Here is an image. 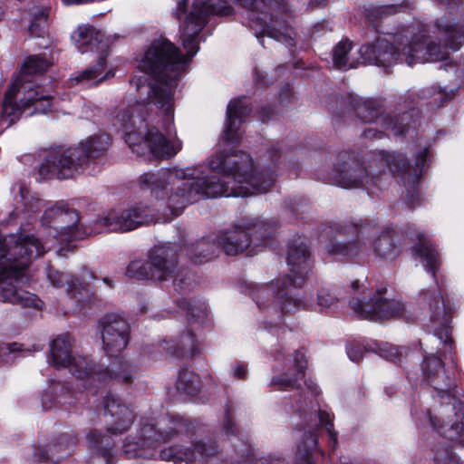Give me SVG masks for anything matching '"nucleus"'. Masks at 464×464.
I'll return each mask as SVG.
<instances>
[{
  "mask_svg": "<svg viewBox=\"0 0 464 464\" xmlns=\"http://www.w3.org/2000/svg\"><path fill=\"white\" fill-rule=\"evenodd\" d=\"M44 246L34 236L0 238V301L24 307L42 308L43 302L34 294L21 288L24 271L31 259L43 256Z\"/></svg>",
  "mask_w": 464,
  "mask_h": 464,
  "instance_id": "20e7f679",
  "label": "nucleus"
},
{
  "mask_svg": "<svg viewBox=\"0 0 464 464\" xmlns=\"http://www.w3.org/2000/svg\"><path fill=\"white\" fill-rule=\"evenodd\" d=\"M179 273L177 269V256L175 255V272H174V277H170L169 279H172L173 280V284L175 286H179V289H182V286H179V282H181L183 281V278H179Z\"/></svg>",
  "mask_w": 464,
  "mask_h": 464,
  "instance_id": "5fc2aeb1",
  "label": "nucleus"
},
{
  "mask_svg": "<svg viewBox=\"0 0 464 464\" xmlns=\"http://www.w3.org/2000/svg\"><path fill=\"white\" fill-rule=\"evenodd\" d=\"M50 66V63L38 55L29 57L23 67L24 74H34L44 72Z\"/></svg>",
  "mask_w": 464,
  "mask_h": 464,
  "instance_id": "4c0bfd02",
  "label": "nucleus"
},
{
  "mask_svg": "<svg viewBox=\"0 0 464 464\" xmlns=\"http://www.w3.org/2000/svg\"><path fill=\"white\" fill-rule=\"evenodd\" d=\"M394 10V7L393 6H384V7H381L380 8V11H378V14H376L377 16H383L384 14H392Z\"/></svg>",
  "mask_w": 464,
  "mask_h": 464,
  "instance_id": "6e6d98bb",
  "label": "nucleus"
},
{
  "mask_svg": "<svg viewBox=\"0 0 464 464\" xmlns=\"http://www.w3.org/2000/svg\"><path fill=\"white\" fill-rule=\"evenodd\" d=\"M318 417L320 424L326 429L332 448L334 449L337 444V433L333 430V422L330 414L325 411H320Z\"/></svg>",
  "mask_w": 464,
  "mask_h": 464,
  "instance_id": "37998d69",
  "label": "nucleus"
},
{
  "mask_svg": "<svg viewBox=\"0 0 464 464\" xmlns=\"http://www.w3.org/2000/svg\"><path fill=\"white\" fill-rule=\"evenodd\" d=\"M418 240L414 251L423 262L426 270L435 276L436 270L440 266L439 254L425 235H419Z\"/></svg>",
  "mask_w": 464,
  "mask_h": 464,
  "instance_id": "c756f323",
  "label": "nucleus"
},
{
  "mask_svg": "<svg viewBox=\"0 0 464 464\" xmlns=\"http://www.w3.org/2000/svg\"><path fill=\"white\" fill-rule=\"evenodd\" d=\"M232 426H233V424H232L231 416L229 415V413H227L225 417L223 427H222L223 432H225L226 435H229L230 433H233Z\"/></svg>",
  "mask_w": 464,
  "mask_h": 464,
  "instance_id": "8fccbe9b",
  "label": "nucleus"
},
{
  "mask_svg": "<svg viewBox=\"0 0 464 464\" xmlns=\"http://www.w3.org/2000/svg\"><path fill=\"white\" fill-rule=\"evenodd\" d=\"M130 339V327L126 320L116 314H107L102 321L103 349L109 356L120 354Z\"/></svg>",
  "mask_w": 464,
  "mask_h": 464,
  "instance_id": "f3484780",
  "label": "nucleus"
},
{
  "mask_svg": "<svg viewBox=\"0 0 464 464\" xmlns=\"http://www.w3.org/2000/svg\"><path fill=\"white\" fill-rule=\"evenodd\" d=\"M273 232L270 223L250 218L220 231L216 237V243L226 255L235 256L246 250L251 244L254 246L265 244Z\"/></svg>",
  "mask_w": 464,
  "mask_h": 464,
  "instance_id": "1a4fd4ad",
  "label": "nucleus"
},
{
  "mask_svg": "<svg viewBox=\"0 0 464 464\" xmlns=\"http://www.w3.org/2000/svg\"><path fill=\"white\" fill-rule=\"evenodd\" d=\"M77 49L85 53L96 51L99 54L108 53L109 43L103 34L92 25H80L72 36Z\"/></svg>",
  "mask_w": 464,
  "mask_h": 464,
  "instance_id": "aec40b11",
  "label": "nucleus"
},
{
  "mask_svg": "<svg viewBox=\"0 0 464 464\" xmlns=\"http://www.w3.org/2000/svg\"><path fill=\"white\" fill-rule=\"evenodd\" d=\"M181 342L183 344V349L185 351H189L194 353L195 350V337L191 333H188L186 335L182 336Z\"/></svg>",
  "mask_w": 464,
  "mask_h": 464,
  "instance_id": "a18cd8bd",
  "label": "nucleus"
},
{
  "mask_svg": "<svg viewBox=\"0 0 464 464\" xmlns=\"http://www.w3.org/2000/svg\"><path fill=\"white\" fill-rule=\"evenodd\" d=\"M347 354L351 361L358 362L362 358V350L360 347L351 346L347 348Z\"/></svg>",
  "mask_w": 464,
  "mask_h": 464,
  "instance_id": "de8ad7c7",
  "label": "nucleus"
},
{
  "mask_svg": "<svg viewBox=\"0 0 464 464\" xmlns=\"http://www.w3.org/2000/svg\"><path fill=\"white\" fill-rule=\"evenodd\" d=\"M352 49V43L348 40L341 41L333 50V63L338 69L355 68L358 64L355 61H351L348 53Z\"/></svg>",
  "mask_w": 464,
  "mask_h": 464,
  "instance_id": "72a5a7b5",
  "label": "nucleus"
},
{
  "mask_svg": "<svg viewBox=\"0 0 464 464\" xmlns=\"http://www.w3.org/2000/svg\"><path fill=\"white\" fill-rule=\"evenodd\" d=\"M366 109V105H364L363 107H360L358 108V114L360 115V117H362L364 121H371L374 119V116H364L362 115V111Z\"/></svg>",
  "mask_w": 464,
  "mask_h": 464,
  "instance_id": "4d7b16f0",
  "label": "nucleus"
},
{
  "mask_svg": "<svg viewBox=\"0 0 464 464\" xmlns=\"http://www.w3.org/2000/svg\"><path fill=\"white\" fill-rule=\"evenodd\" d=\"M251 109L245 99H236L229 102L227 108V123L223 133V140L229 143H237L241 139V133L236 125L237 121H241L249 115Z\"/></svg>",
  "mask_w": 464,
  "mask_h": 464,
  "instance_id": "5701e85b",
  "label": "nucleus"
},
{
  "mask_svg": "<svg viewBox=\"0 0 464 464\" xmlns=\"http://www.w3.org/2000/svg\"><path fill=\"white\" fill-rule=\"evenodd\" d=\"M125 141L139 156L151 154L158 159L171 158L182 148V142L179 139L168 141L156 128L149 129L144 137L137 132H127Z\"/></svg>",
  "mask_w": 464,
  "mask_h": 464,
  "instance_id": "ddd939ff",
  "label": "nucleus"
},
{
  "mask_svg": "<svg viewBox=\"0 0 464 464\" xmlns=\"http://www.w3.org/2000/svg\"><path fill=\"white\" fill-rule=\"evenodd\" d=\"M177 388L188 394H196L199 391V378L193 372L184 369L179 373Z\"/></svg>",
  "mask_w": 464,
  "mask_h": 464,
  "instance_id": "f704fd0d",
  "label": "nucleus"
},
{
  "mask_svg": "<svg viewBox=\"0 0 464 464\" xmlns=\"http://www.w3.org/2000/svg\"><path fill=\"white\" fill-rule=\"evenodd\" d=\"M351 286L353 288V289H357L359 288V282L358 281H354L352 283Z\"/></svg>",
  "mask_w": 464,
  "mask_h": 464,
  "instance_id": "680f3d73",
  "label": "nucleus"
},
{
  "mask_svg": "<svg viewBox=\"0 0 464 464\" xmlns=\"http://www.w3.org/2000/svg\"><path fill=\"white\" fill-rule=\"evenodd\" d=\"M103 407L108 412L111 420L109 423L108 430L111 433H122L131 425L134 415L130 408L120 401V399L110 393L104 397Z\"/></svg>",
  "mask_w": 464,
  "mask_h": 464,
  "instance_id": "6ab92c4d",
  "label": "nucleus"
},
{
  "mask_svg": "<svg viewBox=\"0 0 464 464\" xmlns=\"http://www.w3.org/2000/svg\"><path fill=\"white\" fill-rule=\"evenodd\" d=\"M430 425L433 427V428H438V425L437 423L435 422V418H433L432 416L430 415Z\"/></svg>",
  "mask_w": 464,
  "mask_h": 464,
  "instance_id": "052dcab7",
  "label": "nucleus"
},
{
  "mask_svg": "<svg viewBox=\"0 0 464 464\" xmlns=\"http://www.w3.org/2000/svg\"><path fill=\"white\" fill-rule=\"evenodd\" d=\"M349 304L360 318L372 321L399 316L404 311L402 303L384 298L380 291L373 295L363 292L362 296L353 297Z\"/></svg>",
  "mask_w": 464,
  "mask_h": 464,
  "instance_id": "4468645a",
  "label": "nucleus"
},
{
  "mask_svg": "<svg viewBox=\"0 0 464 464\" xmlns=\"http://www.w3.org/2000/svg\"><path fill=\"white\" fill-rule=\"evenodd\" d=\"M293 367H289L287 372L281 377H274L271 381L273 386L281 389L298 388L299 382L304 376V369L306 367V360L304 353L296 352L292 361Z\"/></svg>",
  "mask_w": 464,
  "mask_h": 464,
  "instance_id": "a878e982",
  "label": "nucleus"
},
{
  "mask_svg": "<svg viewBox=\"0 0 464 464\" xmlns=\"http://www.w3.org/2000/svg\"><path fill=\"white\" fill-rule=\"evenodd\" d=\"M380 354L388 361L395 362L401 360L403 355L408 354V349L406 347H397L392 344H385L380 348Z\"/></svg>",
  "mask_w": 464,
  "mask_h": 464,
  "instance_id": "ea45409f",
  "label": "nucleus"
},
{
  "mask_svg": "<svg viewBox=\"0 0 464 464\" xmlns=\"http://www.w3.org/2000/svg\"><path fill=\"white\" fill-rule=\"evenodd\" d=\"M23 77L15 79L5 94V101L2 110V120L8 125L14 122L23 112H25L31 107L33 111L28 115L36 113L45 114L51 111V96L37 86L36 88H27L24 85Z\"/></svg>",
  "mask_w": 464,
  "mask_h": 464,
  "instance_id": "6e6552de",
  "label": "nucleus"
},
{
  "mask_svg": "<svg viewBox=\"0 0 464 464\" xmlns=\"http://www.w3.org/2000/svg\"><path fill=\"white\" fill-rule=\"evenodd\" d=\"M444 335H445V340L443 342H444V343H446L447 340L449 339L448 331L445 332Z\"/></svg>",
  "mask_w": 464,
  "mask_h": 464,
  "instance_id": "e2e57ef3",
  "label": "nucleus"
},
{
  "mask_svg": "<svg viewBox=\"0 0 464 464\" xmlns=\"http://www.w3.org/2000/svg\"><path fill=\"white\" fill-rule=\"evenodd\" d=\"M107 55L108 53L99 54L96 64L88 66L82 72H78L70 78L72 84L82 83L86 85H97L104 80L111 77L113 73L111 70L104 72Z\"/></svg>",
  "mask_w": 464,
  "mask_h": 464,
  "instance_id": "cd10ccee",
  "label": "nucleus"
},
{
  "mask_svg": "<svg viewBox=\"0 0 464 464\" xmlns=\"http://www.w3.org/2000/svg\"><path fill=\"white\" fill-rule=\"evenodd\" d=\"M116 119L123 127L126 128L127 123L131 120V116L128 112L124 111L121 116L120 114L117 115Z\"/></svg>",
  "mask_w": 464,
  "mask_h": 464,
  "instance_id": "603ef678",
  "label": "nucleus"
},
{
  "mask_svg": "<svg viewBox=\"0 0 464 464\" xmlns=\"http://www.w3.org/2000/svg\"><path fill=\"white\" fill-rule=\"evenodd\" d=\"M85 165L86 154L81 148L57 147L47 152L38 172L43 179H67L82 173Z\"/></svg>",
  "mask_w": 464,
  "mask_h": 464,
  "instance_id": "9d476101",
  "label": "nucleus"
},
{
  "mask_svg": "<svg viewBox=\"0 0 464 464\" xmlns=\"http://www.w3.org/2000/svg\"><path fill=\"white\" fill-rule=\"evenodd\" d=\"M427 156L426 150H422L417 158L416 166L413 169L414 174H409L411 170V167L406 159L400 153H387L385 157V161L390 169V170L398 176H403L404 179H408L409 181L414 183L419 179V174L421 172V167L425 161Z\"/></svg>",
  "mask_w": 464,
  "mask_h": 464,
  "instance_id": "393cba45",
  "label": "nucleus"
},
{
  "mask_svg": "<svg viewBox=\"0 0 464 464\" xmlns=\"http://www.w3.org/2000/svg\"><path fill=\"white\" fill-rule=\"evenodd\" d=\"M174 433V428H170L166 434L159 432L151 424H144L140 430V435L137 441L126 438L123 444L124 454L128 458L154 457L153 450L165 442Z\"/></svg>",
  "mask_w": 464,
  "mask_h": 464,
  "instance_id": "dca6fc26",
  "label": "nucleus"
},
{
  "mask_svg": "<svg viewBox=\"0 0 464 464\" xmlns=\"http://www.w3.org/2000/svg\"><path fill=\"white\" fill-rule=\"evenodd\" d=\"M175 252L169 246H158L151 249L150 261L133 260L126 274L131 278L166 281L174 277Z\"/></svg>",
  "mask_w": 464,
  "mask_h": 464,
  "instance_id": "f8f14e48",
  "label": "nucleus"
},
{
  "mask_svg": "<svg viewBox=\"0 0 464 464\" xmlns=\"http://www.w3.org/2000/svg\"><path fill=\"white\" fill-rule=\"evenodd\" d=\"M155 218V213L148 207L138 205L122 210L110 211L102 222L110 231H130L139 226L150 224Z\"/></svg>",
  "mask_w": 464,
  "mask_h": 464,
  "instance_id": "2eb2a0df",
  "label": "nucleus"
},
{
  "mask_svg": "<svg viewBox=\"0 0 464 464\" xmlns=\"http://www.w3.org/2000/svg\"><path fill=\"white\" fill-rule=\"evenodd\" d=\"M434 460L437 464H460L455 456L448 450L442 454H437Z\"/></svg>",
  "mask_w": 464,
  "mask_h": 464,
  "instance_id": "c03bdc74",
  "label": "nucleus"
},
{
  "mask_svg": "<svg viewBox=\"0 0 464 464\" xmlns=\"http://www.w3.org/2000/svg\"><path fill=\"white\" fill-rule=\"evenodd\" d=\"M288 274L278 285L276 304L283 313H289L299 308L310 306V302L304 296L297 297L293 288L302 287L312 268L310 250L301 240L290 243L286 253Z\"/></svg>",
  "mask_w": 464,
  "mask_h": 464,
  "instance_id": "423d86ee",
  "label": "nucleus"
},
{
  "mask_svg": "<svg viewBox=\"0 0 464 464\" xmlns=\"http://www.w3.org/2000/svg\"><path fill=\"white\" fill-rule=\"evenodd\" d=\"M110 145V137L106 134L93 136L77 145L86 154V163L90 159L102 154Z\"/></svg>",
  "mask_w": 464,
  "mask_h": 464,
  "instance_id": "473e14b6",
  "label": "nucleus"
},
{
  "mask_svg": "<svg viewBox=\"0 0 464 464\" xmlns=\"http://www.w3.org/2000/svg\"><path fill=\"white\" fill-rule=\"evenodd\" d=\"M422 371L427 382L440 393L445 394L450 387V377L445 373L443 363L437 356L426 357Z\"/></svg>",
  "mask_w": 464,
  "mask_h": 464,
  "instance_id": "b1692460",
  "label": "nucleus"
},
{
  "mask_svg": "<svg viewBox=\"0 0 464 464\" xmlns=\"http://www.w3.org/2000/svg\"><path fill=\"white\" fill-rule=\"evenodd\" d=\"M65 207L64 203L60 202L45 211L44 220L45 221L46 219L54 218L57 219L58 223L72 221V225L61 227L59 232L60 240L70 243L82 239L89 232H87L86 229L80 228L76 225L79 220L78 213L74 210H70Z\"/></svg>",
  "mask_w": 464,
  "mask_h": 464,
  "instance_id": "a211bd4d",
  "label": "nucleus"
},
{
  "mask_svg": "<svg viewBox=\"0 0 464 464\" xmlns=\"http://www.w3.org/2000/svg\"><path fill=\"white\" fill-rule=\"evenodd\" d=\"M265 292H266V289L263 288V289H261V290L257 293V295H255V296H254V299H255L256 303L258 305H260V304H259V300H258V297H259V295H263Z\"/></svg>",
  "mask_w": 464,
  "mask_h": 464,
  "instance_id": "13d9d810",
  "label": "nucleus"
},
{
  "mask_svg": "<svg viewBox=\"0 0 464 464\" xmlns=\"http://www.w3.org/2000/svg\"><path fill=\"white\" fill-rule=\"evenodd\" d=\"M340 233L353 236L347 242L334 239L327 245V251L331 255L344 258H354L373 250L382 258L392 259L396 255V248L388 233L379 235L378 227L369 222L354 223L345 227Z\"/></svg>",
  "mask_w": 464,
  "mask_h": 464,
  "instance_id": "39448f33",
  "label": "nucleus"
},
{
  "mask_svg": "<svg viewBox=\"0 0 464 464\" xmlns=\"http://www.w3.org/2000/svg\"><path fill=\"white\" fill-rule=\"evenodd\" d=\"M437 27L444 46L436 44L424 34H414L410 40L392 36V42L383 37L360 47L362 63L391 67L401 62L411 66L415 63L437 62L449 57V50L457 51L464 40V26L447 19L438 22Z\"/></svg>",
  "mask_w": 464,
  "mask_h": 464,
  "instance_id": "7ed1b4c3",
  "label": "nucleus"
},
{
  "mask_svg": "<svg viewBox=\"0 0 464 464\" xmlns=\"http://www.w3.org/2000/svg\"><path fill=\"white\" fill-rule=\"evenodd\" d=\"M218 452V447L209 442V445L205 443H197L195 450H182L178 447H169L164 449L160 452V458L163 460L173 461L175 463L185 461L190 463L195 461L198 458L203 459L205 457L213 456Z\"/></svg>",
  "mask_w": 464,
  "mask_h": 464,
  "instance_id": "4be33fe9",
  "label": "nucleus"
},
{
  "mask_svg": "<svg viewBox=\"0 0 464 464\" xmlns=\"http://www.w3.org/2000/svg\"><path fill=\"white\" fill-rule=\"evenodd\" d=\"M52 363L60 368L66 367L77 378L89 377L92 380L106 381L112 377V372L107 369H97L91 365L85 357L72 355V338L69 334L58 336L51 343Z\"/></svg>",
  "mask_w": 464,
  "mask_h": 464,
  "instance_id": "9b49d317",
  "label": "nucleus"
},
{
  "mask_svg": "<svg viewBox=\"0 0 464 464\" xmlns=\"http://www.w3.org/2000/svg\"><path fill=\"white\" fill-rule=\"evenodd\" d=\"M208 168L222 174L226 180L220 182L215 176L206 175L201 167H188L144 173L139 181L141 188L150 189L153 196L160 198L168 185L187 179L188 182L171 189L168 196V208L175 215L200 198L249 197L268 191L275 182L272 173L257 171L251 157L243 151H218L209 158Z\"/></svg>",
  "mask_w": 464,
  "mask_h": 464,
  "instance_id": "f257e3e1",
  "label": "nucleus"
},
{
  "mask_svg": "<svg viewBox=\"0 0 464 464\" xmlns=\"http://www.w3.org/2000/svg\"><path fill=\"white\" fill-rule=\"evenodd\" d=\"M234 376L237 379H244L246 375V367L242 364H237L233 370Z\"/></svg>",
  "mask_w": 464,
  "mask_h": 464,
  "instance_id": "3c124183",
  "label": "nucleus"
},
{
  "mask_svg": "<svg viewBox=\"0 0 464 464\" xmlns=\"http://www.w3.org/2000/svg\"><path fill=\"white\" fill-rule=\"evenodd\" d=\"M336 301V297L326 288H322L317 293L316 304L321 311L332 307Z\"/></svg>",
  "mask_w": 464,
  "mask_h": 464,
  "instance_id": "79ce46f5",
  "label": "nucleus"
},
{
  "mask_svg": "<svg viewBox=\"0 0 464 464\" xmlns=\"http://www.w3.org/2000/svg\"><path fill=\"white\" fill-rule=\"evenodd\" d=\"M107 55L108 53L99 54L96 64L88 66L82 72H78L70 78L72 84L82 83L86 85H97L104 80L111 77L113 73L111 70L104 72Z\"/></svg>",
  "mask_w": 464,
  "mask_h": 464,
  "instance_id": "bb28decb",
  "label": "nucleus"
},
{
  "mask_svg": "<svg viewBox=\"0 0 464 464\" xmlns=\"http://www.w3.org/2000/svg\"><path fill=\"white\" fill-rule=\"evenodd\" d=\"M124 367L122 372H116L113 370V377L119 382H128L131 379L130 372L129 371V365L122 364Z\"/></svg>",
  "mask_w": 464,
  "mask_h": 464,
  "instance_id": "49530a36",
  "label": "nucleus"
},
{
  "mask_svg": "<svg viewBox=\"0 0 464 464\" xmlns=\"http://www.w3.org/2000/svg\"><path fill=\"white\" fill-rule=\"evenodd\" d=\"M269 154L271 155V158L274 159V157L276 155L277 158H279V152H278V150L277 149H272L270 151H269Z\"/></svg>",
  "mask_w": 464,
  "mask_h": 464,
  "instance_id": "bf43d9fd",
  "label": "nucleus"
},
{
  "mask_svg": "<svg viewBox=\"0 0 464 464\" xmlns=\"http://www.w3.org/2000/svg\"><path fill=\"white\" fill-rule=\"evenodd\" d=\"M317 445L316 437L313 433H309L306 438L297 446V451L300 457L306 460L309 455L315 450Z\"/></svg>",
  "mask_w": 464,
  "mask_h": 464,
  "instance_id": "a19ab883",
  "label": "nucleus"
},
{
  "mask_svg": "<svg viewBox=\"0 0 464 464\" xmlns=\"http://www.w3.org/2000/svg\"><path fill=\"white\" fill-rule=\"evenodd\" d=\"M76 445V439L71 433L60 435L56 440L49 447L48 450L38 449L34 453L37 462H44L49 459L59 460L70 454Z\"/></svg>",
  "mask_w": 464,
  "mask_h": 464,
  "instance_id": "c85d7f7f",
  "label": "nucleus"
},
{
  "mask_svg": "<svg viewBox=\"0 0 464 464\" xmlns=\"http://www.w3.org/2000/svg\"><path fill=\"white\" fill-rule=\"evenodd\" d=\"M4 350H8L9 353L23 352V345L17 343H8L5 347L0 348V354L4 353Z\"/></svg>",
  "mask_w": 464,
  "mask_h": 464,
  "instance_id": "09e8293b",
  "label": "nucleus"
},
{
  "mask_svg": "<svg viewBox=\"0 0 464 464\" xmlns=\"http://www.w3.org/2000/svg\"><path fill=\"white\" fill-rule=\"evenodd\" d=\"M408 119V114L403 113L402 115L396 116L394 118L382 117L381 120L384 122L385 130L397 136L403 134L406 131V121Z\"/></svg>",
  "mask_w": 464,
  "mask_h": 464,
  "instance_id": "c9c22d12",
  "label": "nucleus"
},
{
  "mask_svg": "<svg viewBox=\"0 0 464 464\" xmlns=\"http://www.w3.org/2000/svg\"><path fill=\"white\" fill-rule=\"evenodd\" d=\"M204 246H205V242H201L197 246L198 251H199V253H200V256L202 257V259L199 260L200 262L203 261V260H208L211 257L212 254H213V253H210V252H208V253L204 254V252L206 251Z\"/></svg>",
  "mask_w": 464,
  "mask_h": 464,
  "instance_id": "864d4df0",
  "label": "nucleus"
},
{
  "mask_svg": "<svg viewBox=\"0 0 464 464\" xmlns=\"http://www.w3.org/2000/svg\"><path fill=\"white\" fill-rule=\"evenodd\" d=\"M424 301L432 299V302L429 303L430 311V320L434 323H438L442 325H446L450 321V313L451 309L447 307L444 300L440 297H436L434 293L430 290L421 292Z\"/></svg>",
  "mask_w": 464,
  "mask_h": 464,
  "instance_id": "7c9ffc66",
  "label": "nucleus"
},
{
  "mask_svg": "<svg viewBox=\"0 0 464 464\" xmlns=\"http://www.w3.org/2000/svg\"><path fill=\"white\" fill-rule=\"evenodd\" d=\"M49 278L52 283L57 286L66 283L68 285V290L71 292L76 291L82 285L77 278L59 272L50 274Z\"/></svg>",
  "mask_w": 464,
  "mask_h": 464,
  "instance_id": "58836bf2",
  "label": "nucleus"
},
{
  "mask_svg": "<svg viewBox=\"0 0 464 464\" xmlns=\"http://www.w3.org/2000/svg\"><path fill=\"white\" fill-rule=\"evenodd\" d=\"M331 179L335 185L344 188H359L368 180L364 168L355 162L340 163Z\"/></svg>",
  "mask_w": 464,
  "mask_h": 464,
  "instance_id": "412c9836",
  "label": "nucleus"
},
{
  "mask_svg": "<svg viewBox=\"0 0 464 464\" xmlns=\"http://www.w3.org/2000/svg\"><path fill=\"white\" fill-rule=\"evenodd\" d=\"M249 12L250 25L257 38L267 35L286 44H293L294 31L277 16L284 13L283 0H233Z\"/></svg>",
  "mask_w": 464,
  "mask_h": 464,
  "instance_id": "0eeeda50",
  "label": "nucleus"
},
{
  "mask_svg": "<svg viewBox=\"0 0 464 464\" xmlns=\"http://www.w3.org/2000/svg\"><path fill=\"white\" fill-rule=\"evenodd\" d=\"M232 12V6L223 0H194L188 13L186 1L179 2L175 15L183 21L181 40L187 54H180L179 49L167 39L152 43L139 65L144 75L136 76L131 82L138 92L137 102H153L167 115H172L173 91L178 77L198 51V35L208 16L229 15Z\"/></svg>",
  "mask_w": 464,
  "mask_h": 464,
  "instance_id": "f03ea898",
  "label": "nucleus"
},
{
  "mask_svg": "<svg viewBox=\"0 0 464 464\" xmlns=\"http://www.w3.org/2000/svg\"><path fill=\"white\" fill-rule=\"evenodd\" d=\"M87 440L92 448H96L101 450V453L105 458L107 461L111 457V450L108 448L110 445L109 440L102 435L101 432L97 430H92L87 435Z\"/></svg>",
  "mask_w": 464,
  "mask_h": 464,
  "instance_id": "e433bc0d",
  "label": "nucleus"
},
{
  "mask_svg": "<svg viewBox=\"0 0 464 464\" xmlns=\"http://www.w3.org/2000/svg\"><path fill=\"white\" fill-rule=\"evenodd\" d=\"M48 8L34 6L29 10L28 32L33 37H42L46 33Z\"/></svg>",
  "mask_w": 464,
  "mask_h": 464,
  "instance_id": "2f4dec72",
  "label": "nucleus"
}]
</instances>
